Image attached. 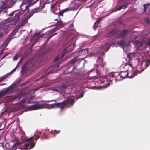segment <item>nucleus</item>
I'll return each mask as SVG.
<instances>
[{
  "label": "nucleus",
  "mask_w": 150,
  "mask_h": 150,
  "mask_svg": "<svg viewBox=\"0 0 150 150\" xmlns=\"http://www.w3.org/2000/svg\"><path fill=\"white\" fill-rule=\"evenodd\" d=\"M40 135L30 137L28 139H25V137L23 135L20 136L19 141L20 144H22L24 142H26L23 146V149L24 150H30L33 148L35 145V143L39 138Z\"/></svg>",
  "instance_id": "nucleus-1"
},
{
  "label": "nucleus",
  "mask_w": 150,
  "mask_h": 150,
  "mask_svg": "<svg viewBox=\"0 0 150 150\" xmlns=\"http://www.w3.org/2000/svg\"><path fill=\"white\" fill-rule=\"evenodd\" d=\"M128 70L127 69L126 71H121L118 74V76L116 77H115V80L116 81L122 80L123 79L127 77L132 78L134 76H133L132 75L130 76H128Z\"/></svg>",
  "instance_id": "nucleus-2"
},
{
  "label": "nucleus",
  "mask_w": 150,
  "mask_h": 150,
  "mask_svg": "<svg viewBox=\"0 0 150 150\" xmlns=\"http://www.w3.org/2000/svg\"><path fill=\"white\" fill-rule=\"evenodd\" d=\"M48 106L47 104H35L30 106L29 108L31 110H34L45 108Z\"/></svg>",
  "instance_id": "nucleus-3"
},
{
  "label": "nucleus",
  "mask_w": 150,
  "mask_h": 150,
  "mask_svg": "<svg viewBox=\"0 0 150 150\" xmlns=\"http://www.w3.org/2000/svg\"><path fill=\"white\" fill-rule=\"evenodd\" d=\"M74 101V99L69 98L63 101V105H65V106L67 107H70L73 105Z\"/></svg>",
  "instance_id": "nucleus-4"
},
{
  "label": "nucleus",
  "mask_w": 150,
  "mask_h": 150,
  "mask_svg": "<svg viewBox=\"0 0 150 150\" xmlns=\"http://www.w3.org/2000/svg\"><path fill=\"white\" fill-rule=\"evenodd\" d=\"M13 89L14 87L13 86H10L8 88L0 93V97L3 96L8 93H12Z\"/></svg>",
  "instance_id": "nucleus-5"
},
{
  "label": "nucleus",
  "mask_w": 150,
  "mask_h": 150,
  "mask_svg": "<svg viewBox=\"0 0 150 150\" xmlns=\"http://www.w3.org/2000/svg\"><path fill=\"white\" fill-rule=\"evenodd\" d=\"M118 32V31L117 29H113L108 33L107 35V36L113 37Z\"/></svg>",
  "instance_id": "nucleus-6"
},
{
  "label": "nucleus",
  "mask_w": 150,
  "mask_h": 150,
  "mask_svg": "<svg viewBox=\"0 0 150 150\" xmlns=\"http://www.w3.org/2000/svg\"><path fill=\"white\" fill-rule=\"evenodd\" d=\"M134 45L140 50H142V43L141 41H137L134 42Z\"/></svg>",
  "instance_id": "nucleus-7"
},
{
  "label": "nucleus",
  "mask_w": 150,
  "mask_h": 150,
  "mask_svg": "<svg viewBox=\"0 0 150 150\" xmlns=\"http://www.w3.org/2000/svg\"><path fill=\"white\" fill-rule=\"evenodd\" d=\"M68 86V85L67 82H64L58 86L59 89L64 90L66 89Z\"/></svg>",
  "instance_id": "nucleus-8"
},
{
  "label": "nucleus",
  "mask_w": 150,
  "mask_h": 150,
  "mask_svg": "<svg viewBox=\"0 0 150 150\" xmlns=\"http://www.w3.org/2000/svg\"><path fill=\"white\" fill-rule=\"evenodd\" d=\"M41 37V36L40 34L39 33H36L33 35V39L34 40L36 39L37 41L35 42L33 44L32 46H33L35 43L37 41L39 38Z\"/></svg>",
  "instance_id": "nucleus-9"
},
{
  "label": "nucleus",
  "mask_w": 150,
  "mask_h": 150,
  "mask_svg": "<svg viewBox=\"0 0 150 150\" xmlns=\"http://www.w3.org/2000/svg\"><path fill=\"white\" fill-rule=\"evenodd\" d=\"M62 25L63 24L62 21H58L57 25L56 27L54 29H53V30L56 31L58 29H59L62 27Z\"/></svg>",
  "instance_id": "nucleus-10"
},
{
  "label": "nucleus",
  "mask_w": 150,
  "mask_h": 150,
  "mask_svg": "<svg viewBox=\"0 0 150 150\" xmlns=\"http://www.w3.org/2000/svg\"><path fill=\"white\" fill-rule=\"evenodd\" d=\"M96 72L97 74V76H93L91 78V79H96L98 78H100L101 77L100 74V71L98 69H96Z\"/></svg>",
  "instance_id": "nucleus-11"
},
{
  "label": "nucleus",
  "mask_w": 150,
  "mask_h": 150,
  "mask_svg": "<svg viewBox=\"0 0 150 150\" xmlns=\"http://www.w3.org/2000/svg\"><path fill=\"white\" fill-rule=\"evenodd\" d=\"M29 18L27 17L23 18L21 22L20 25L21 26H24L27 22Z\"/></svg>",
  "instance_id": "nucleus-12"
},
{
  "label": "nucleus",
  "mask_w": 150,
  "mask_h": 150,
  "mask_svg": "<svg viewBox=\"0 0 150 150\" xmlns=\"http://www.w3.org/2000/svg\"><path fill=\"white\" fill-rule=\"evenodd\" d=\"M57 4V2H56L51 6L50 11L51 12L54 13L55 9H56V6Z\"/></svg>",
  "instance_id": "nucleus-13"
},
{
  "label": "nucleus",
  "mask_w": 150,
  "mask_h": 150,
  "mask_svg": "<svg viewBox=\"0 0 150 150\" xmlns=\"http://www.w3.org/2000/svg\"><path fill=\"white\" fill-rule=\"evenodd\" d=\"M128 31L126 30H123L120 33L119 35L121 37H123L126 35Z\"/></svg>",
  "instance_id": "nucleus-14"
},
{
  "label": "nucleus",
  "mask_w": 150,
  "mask_h": 150,
  "mask_svg": "<svg viewBox=\"0 0 150 150\" xmlns=\"http://www.w3.org/2000/svg\"><path fill=\"white\" fill-rule=\"evenodd\" d=\"M117 44L118 45L121 46L122 47L124 48L126 45V43L124 40H120L117 42Z\"/></svg>",
  "instance_id": "nucleus-15"
},
{
  "label": "nucleus",
  "mask_w": 150,
  "mask_h": 150,
  "mask_svg": "<svg viewBox=\"0 0 150 150\" xmlns=\"http://www.w3.org/2000/svg\"><path fill=\"white\" fill-rule=\"evenodd\" d=\"M16 98L14 96H10L7 97V99L8 100V101H12L14 100Z\"/></svg>",
  "instance_id": "nucleus-16"
},
{
  "label": "nucleus",
  "mask_w": 150,
  "mask_h": 150,
  "mask_svg": "<svg viewBox=\"0 0 150 150\" xmlns=\"http://www.w3.org/2000/svg\"><path fill=\"white\" fill-rule=\"evenodd\" d=\"M20 16V13H17L14 16L15 17V21H18L19 19V17Z\"/></svg>",
  "instance_id": "nucleus-17"
},
{
  "label": "nucleus",
  "mask_w": 150,
  "mask_h": 150,
  "mask_svg": "<svg viewBox=\"0 0 150 150\" xmlns=\"http://www.w3.org/2000/svg\"><path fill=\"white\" fill-rule=\"evenodd\" d=\"M130 67L132 68H133V65L132 64L130 63L129 62L127 63H126L125 64V67L126 68L127 67Z\"/></svg>",
  "instance_id": "nucleus-18"
},
{
  "label": "nucleus",
  "mask_w": 150,
  "mask_h": 150,
  "mask_svg": "<svg viewBox=\"0 0 150 150\" xmlns=\"http://www.w3.org/2000/svg\"><path fill=\"white\" fill-rule=\"evenodd\" d=\"M63 102L62 101L61 103H54L53 105L55 106H57V107H59L60 105H63Z\"/></svg>",
  "instance_id": "nucleus-19"
},
{
  "label": "nucleus",
  "mask_w": 150,
  "mask_h": 150,
  "mask_svg": "<svg viewBox=\"0 0 150 150\" xmlns=\"http://www.w3.org/2000/svg\"><path fill=\"white\" fill-rule=\"evenodd\" d=\"M127 5H124L122 6H120L119 8H117V9L116 11L119 10H121L122 9H125V8L127 6Z\"/></svg>",
  "instance_id": "nucleus-20"
},
{
  "label": "nucleus",
  "mask_w": 150,
  "mask_h": 150,
  "mask_svg": "<svg viewBox=\"0 0 150 150\" xmlns=\"http://www.w3.org/2000/svg\"><path fill=\"white\" fill-rule=\"evenodd\" d=\"M78 60V59L77 57H76L74 59L71 60L70 61V62L71 64H74L76 61Z\"/></svg>",
  "instance_id": "nucleus-21"
},
{
  "label": "nucleus",
  "mask_w": 150,
  "mask_h": 150,
  "mask_svg": "<svg viewBox=\"0 0 150 150\" xmlns=\"http://www.w3.org/2000/svg\"><path fill=\"white\" fill-rule=\"evenodd\" d=\"M6 7V6H1L0 7V12H2L4 11Z\"/></svg>",
  "instance_id": "nucleus-22"
},
{
  "label": "nucleus",
  "mask_w": 150,
  "mask_h": 150,
  "mask_svg": "<svg viewBox=\"0 0 150 150\" xmlns=\"http://www.w3.org/2000/svg\"><path fill=\"white\" fill-rule=\"evenodd\" d=\"M127 57L130 60L132 57H134V54L132 53H129L127 55Z\"/></svg>",
  "instance_id": "nucleus-23"
},
{
  "label": "nucleus",
  "mask_w": 150,
  "mask_h": 150,
  "mask_svg": "<svg viewBox=\"0 0 150 150\" xmlns=\"http://www.w3.org/2000/svg\"><path fill=\"white\" fill-rule=\"evenodd\" d=\"M149 5V4H145L144 5V12L146 11L147 7Z\"/></svg>",
  "instance_id": "nucleus-24"
},
{
  "label": "nucleus",
  "mask_w": 150,
  "mask_h": 150,
  "mask_svg": "<svg viewBox=\"0 0 150 150\" xmlns=\"http://www.w3.org/2000/svg\"><path fill=\"white\" fill-rule=\"evenodd\" d=\"M64 13L62 10L61 11L59 12L58 13H57L56 14H58L59 16H63V14Z\"/></svg>",
  "instance_id": "nucleus-25"
},
{
  "label": "nucleus",
  "mask_w": 150,
  "mask_h": 150,
  "mask_svg": "<svg viewBox=\"0 0 150 150\" xmlns=\"http://www.w3.org/2000/svg\"><path fill=\"white\" fill-rule=\"evenodd\" d=\"M9 43V42L8 41L6 40L5 42L4 43V47H6L7 46Z\"/></svg>",
  "instance_id": "nucleus-26"
},
{
  "label": "nucleus",
  "mask_w": 150,
  "mask_h": 150,
  "mask_svg": "<svg viewBox=\"0 0 150 150\" xmlns=\"http://www.w3.org/2000/svg\"><path fill=\"white\" fill-rule=\"evenodd\" d=\"M35 13H34L33 10L29 14L28 16V17L29 18L31 17Z\"/></svg>",
  "instance_id": "nucleus-27"
},
{
  "label": "nucleus",
  "mask_w": 150,
  "mask_h": 150,
  "mask_svg": "<svg viewBox=\"0 0 150 150\" xmlns=\"http://www.w3.org/2000/svg\"><path fill=\"white\" fill-rule=\"evenodd\" d=\"M102 18H99L98 20H96V21L95 22V24H96V23H98L101 20Z\"/></svg>",
  "instance_id": "nucleus-28"
},
{
  "label": "nucleus",
  "mask_w": 150,
  "mask_h": 150,
  "mask_svg": "<svg viewBox=\"0 0 150 150\" xmlns=\"http://www.w3.org/2000/svg\"><path fill=\"white\" fill-rule=\"evenodd\" d=\"M57 34V33H55L54 34H51V35H50L48 37V40H50L51 38V37H52V36H53L55 35H56Z\"/></svg>",
  "instance_id": "nucleus-29"
},
{
  "label": "nucleus",
  "mask_w": 150,
  "mask_h": 150,
  "mask_svg": "<svg viewBox=\"0 0 150 150\" xmlns=\"http://www.w3.org/2000/svg\"><path fill=\"white\" fill-rule=\"evenodd\" d=\"M109 76L110 77L113 78L114 76V74L113 73H111L109 74Z\"/></svg>",
  "instance_id": "nucleus-30"
},
{
  "label": "nucleus",
  "mask_w": 150,
  "mask_h": 150,
  "mask_svg": "<svg viewBox=\"0 0 150 150\" xmlns=\"http://www.w3.org/2000/svg\"><path fill=\"white\" fill-rule=\"evenodd\" d=\"M34 13H37L38 12L40 11V10L39 9H35L33 10Z\"/></svg>",
  "instance_id": "nucleus-31"
},
{
  "label": "nucleus",
  "mask_w": 150,
  "mask_h": 150,
  "mask_svg": "<svg viewBox=\"0 0 150 150\" xmlns=\"http://www.w3.org/2000/svg\"><path fill=\"white\" fill-rule=\"evenodd\" d=\"M73 27H74V24L73 23H72L70 25V26H69V28H70V30H73Z\"/></svg>",
  "instance_id": "nucleus-32"
},
{
  "label": "nucleus",
  "mask_w": 150,
  "mask_h": 150,
  "mask_svg": "<svg viewBox=\"0 0 150 150\" xmlns=\"http://www.w3.org/2000/svg\"><path fill=\"white\" fill-rule=\"evenodd\" d=\"M69 9H70L69 8H66V9H64L62 10V11L64 13L65 12L67 11H68L69 10Z\"/></svg>",
  "instance_id": "nucleus-33"
},
{
  "label": "nucleus",
  "mask_w": 150,
  "mask_h": 150,
  "mask_svg": "<svg viewBox=\"0 0 150 150\" xmlns=\"http://www.w3.org/2000/svg\"><path fill=\"white\" fill-rule=\"evenodd\" d=\"M145 21L147 23L149 24H150V20H149V19H146Z\"/></svg>",
  "instance_id": "nucleus-34"
},
{
  "label": "nucleus",
  "mask_w": 150,
  "mask_h": 150,
  "mask_svg": "<svg viewBox=\"0 0 150 150\" xmlns=\"http://www.w3.org/2000/svg\"><path fill=\"white\" fill-rule=\"evenodd\" d=\"M59 59V56H57L55 58V61H57V60H58Z\"/></svg>",
  "instance_id": "nucleus-35"
},
{
  "label": "nucleus",
  "mask_w": 150,
  "mask_h": 150,
  "mask_svg": "<svg viewBox=\"0 0 150 150\" xmlns=\"http://www.w3.org/2000/svg\"><path fill=\"white\" fill-rule=\"evenodd\" d=\"M108 81L107 79L106 78H103V81H101V82L102 83H104V81Z\"/></svg>",
  "instance_id": "nucleus-36"
},
{
  "label": "nucleus",
  "mask_w": 150,
  "mask_h": 150,
  "mask_svg": "<svg viewBox=\"0 0 150 150\" xmlns=\"http://www.w3.org/2000/svg\"><path fill=\"white\" fill-rule=\"evenodd\" d=\"M147 45L150 46V40H149L146 42Z\"/></svg>",
  "instance_id": "nucleus-37"
},
{
  "label": "nucleus",
  "mask_w": 150,
  "mask_h": 150,
  "mask_svg": "<svg viewBox=\"0 0 150 150\" xmlns=\"http://www.w3.org/2000/svg\"><path fill=\"white\" fill-rule=\"evenodd\" d=\"M11 38H8L6 39V40L7 41H8L9 42H10V41H11Z\"/></svg>",
  "instance_id": "nucleus-38"
},
{
  "label": "nucleus",
  "mask_w": 150,
  "mask_h": 150,
  "mask_svg": "<svg viewBox=\"0 0 150 150\" xmlns=\"http://www.w3.org/2000/svg\"><path fill=\"white\" fill-rule=\"evenodd\" d=\"M65 106V105H60L59 107L61 109H62L64 108V106Z\"/></svg>",
  "instance_id": "nucleus-39"
},
{
  "label": "nucleus",
  "mask_w": 150,
  "mask_h": 150,
  "mask_svg": "<svg viewBox=\"0 0 150 150\" xmlns=\"http://www.w3.org/2000/svg\"><path fill=\"white\" fill-rule=\"evenodd\" d=\"M44 138L45 139H47L48 138V136L47 135H45L44 136Z\"/></svg>",
  "instance_id": "nucleus-40"
},
{
  "label": "nucleus",
  "mask_w": 150,
  "mask_h": 150,
  "mask_svg": "<svg viewBox=\"0 0 150 150\" xmlns=\"http://www.w3.org/2000/svg\"><path fill=\"white\" fill-rule=\"evenodd\" d=\"M2 3H3V4L2 6H6L5 5L6 4V1H3L2 2Z\"/></svg>",
  "instance_id": "nucleus-41"
},
{
  "label": "nucleus",
  "mask_w": 150,
  "mask_h": 150,
  "mask_svg": "<svg viewBox=\"0 0 150 150\" xmlns=\"http://www.w3.org/2000/svg\"><path fill=\"white\" fill-rule=\"evenodd\" d=\"M14 14V13L13 12H12L10 13L9 15L10 16H13Z\"/></svg>",
  "instance_id": "nucleus-42"
},
{
  "label": "nucleus",
  "mask_w": 150,
  "mask_h": 150,
  "mask_svg": "<svg viewBox=\"0 0 150 150\" xmlns=\"http://www.w3.org/2000/svg\"><path fill=\"white\" fill-rule=\"evenodd\" d=\"M26 103H33V102H31L29 100L28 101V102H27Z\"/></svg>",
  "instance_id": "nucleus-43"
},
{
  "label": "nucleus",
  "mask_w": 150,
  "mask_h": 150,
  "mask_svg": "<svg viewBox=\"0 0 150 150\" xmlns=\"http://www.w3.org/2000/svg\"><path fill=\"white\" fill-rule=\"evenodd\" d=\"M54 131L55 132H56V134H57L59 133L60 132V131H59V130H58V131L55 130Z\"/></svg>",
  "instance_id": "nucleus-44"
},
{
  "label": "nucleus",
  "mask_w": 150,
  "mask_h": 150,
  "mask_svg": "<svg viewBox=\"0 0 150 150\" xmlns=\"http://www.w3.org/2000/svg\"><path fill=\"white\" fill-rule=\"evenodd\" d=\"M13 60H16L17 59V56H15L13 57Z\"/></svg>",
  "instance_id": "nucleus-45"
},
{
  "label": "nucleus",
  "mask_w": 150,
  "mask_h": 150,
  "mask_svg": "<svg viewBox=\"0 0 150 150\" xmlns=\"http://www.w3.org/2000/svg\"><path fill=\"white\" fill-rule=\"evenodd\" d=\"M30 6V5H27V6H25V9H28V8H29V7Z\"/></svg>",
  "instance_id": "nucleus-46"
},
{
  "label": "nucleus",
  "mask_w": 150,
  "mask_h": 150,
  "mask_svg": "<svg viewBox=\"0 0 150 150\" xmlns=\"http://www.w3.org/2000/svg\"><path fill=\"white\" fill-rule=\"evenodd\" d=\"M16 67L13 70H12V71H11V72H14L15 70H16Z\"/></svg>",
  "instance_id": "nucleus-47"
},
{
  "label": "nucleus",
  "mask_w": 150,
  "mask_h": 150,
  "mask_svg": "<svg viewBox=\"0 0 150 150\" xmlns=\"http://www.w3.org/2000/svg\"><path fill=\"white\" fill-rule=\"evenodd\" d=\"M43 87V86L42 85L39 88H36V90H38L39 89L42 88Z\"/></svg>",
  "instance_id": "nucleus-48"
},
{
  "label": "nucleus",
  "mask_w": 150,
  "mask_h": 150,
  "mask_svg": "<svg viewBox=\"0 0 150 150\" xmlns=\"http://www.w3.org/2000/svg\"><path fill=\"white\" fill-rule=\"evenodd\" d=\"M110 85V83H107V86H105V88H106L108 86H109V85Z\"/></svg>",
  "instance_id": "nucleus-49"
},
{
  "label": "nucleus",
  "mask_w": 150,
  "mask_h": 150,
  "mask_svg": "<svg viewBox=\"0 0 150 150\" xmlns=\"http://www.w3.org/2000/svg\"><path fill=\"white\" fill-rule=\"evenodd\" d=\"M68 48H67V49H66L65 50V52H68Z\"/></svg>",
  "instance_id": "nucleus-50"
},
{
  "label": "nucleus",
  "mask_w": 150,
  "mask_h": 150,
  "mask_svg": "<svg viewBox=\"0 0 150 150\" xmlns=\"http://www.w3.org/2000/svg\"><path fill=\"white\" fill-rule=\"evenodd\" d=\"M54 90L55 91H57L58 92L59 91L57 89H54Z\"/></svg>",
  "instance_id": "nucleus-51"
},
{
  "label": "nucleus",
  "mask_w": 150,
  "mask_h": 150,
  "mask_svg": "<svg viewBox=\"0 0 150 150\" xmlns=\"http://www.w3.org/2000/svg\"><path fill=\"white\" fill-rule=\"evenodd\" d=\"M33 96H32L31 97V98H30V100H32L33 99Z\"/></svg>",
  "instance_id": "nucleus-52"
},
{
  "label": "nucleus",
  "mask_w": 150,
  "mask_h": 150,
  "mask_svg": "<svg viewBox=\"0 0 150 150\" xmlns=\"http://www.w3.org/2000/svg\"><path fill=\"white\" fill-rule=\"evenodd\" d=\"M105 44L106 45H108V43L106 42V43H105Z\"/></svg>",
  "instance_id": "nucleus-53"
},
{
  "label": "nucleus",
  "mask_w": 150,
  "mask_h": 150,
  "mask_svg": "<svg viewBox=\"0 0 150 150\" xmlns=\"http://www.w3.org/2000/svg\"><path fill=\"white\" fill-rule=\"evenodd\" d=\"M23 102H24V103H25V100H24L23 101Z\"/></svg>",
  "instance_id": "nucleus-54"
},
{
  "label": "nucleus",
  "mask_w": 150,
  "mask_h": 150,
  "mask_svg": "<svg viewBox=\"0 0 150 150\" xmlns=\"http://www.w3.org/2000/svg\"><path fill=\"white\" fill-rule=\"evenodd\" d=\"M134 74H135V75H136V74H135V73H134Z\"/></svg>",
  "instance_id": "nucleus-55"
},
{
  "label": "nucleus",
  "mask_w": 150,
  "mask_h": 150,
  "mask_svg": "<svg viewBox=\"0 0 150 150\" xmlns=\"http://www.w3.org/2000/svg\"><path fill=\"white\" fill-rule=\"evenodd\" d=\"M110 47V46H109V48H109V47Z\"/></svg>",
  "instance_id": "nucleus-56"
},
{
  "label": "nucleus",
  "mask_w": 150,
  "mask_h": 150,
  "mask_svg": "<svg viewBox=\"0 0 150 150\" xmlns=\"http://www.w3.org/2000/svg\"><path fill=\"white\" fill-rule=\"evenodd\" d=\"M17 31L16 32V33L17 32Z\"/></svg>",
  "instance_id": "nucleus-57"
},
{
  "label": "nucleus",
  "mask_w": 150,
  "mask_h": 150,
  "mask_svg": "<svg viewBox=\"0 0 150 150\" xmlns=\"http://www.w3.org/2000/svg\"><path fill=\"white\" fill-rule=\"evenodd\" d=\"M1 12H0V13H1Z\"/></svg>",
  "instance_id": "nucleus-58"
}]
</instances>
